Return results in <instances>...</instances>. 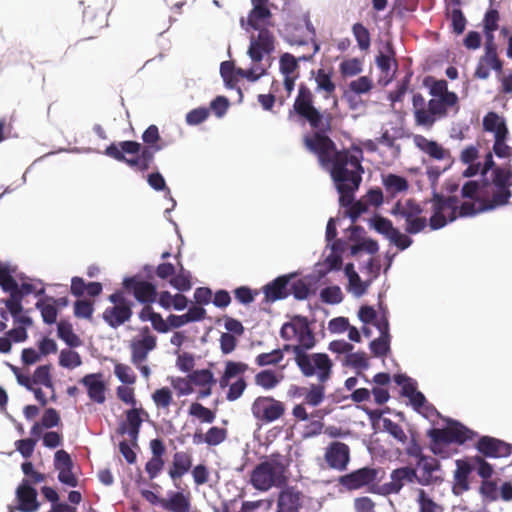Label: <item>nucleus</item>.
Instances as JSON below:
<instances>
[{
  "instance_id": "1",
  "label": "nucleus",
  "mask_w": 512,
  "mask_h": 512,
  "mask_svg": "<svg viewBox=\"0 0 512 512\" xmlns=\"http://www.w3.org/2000/svg\"><path fill=\"white\" fill-rule=\"evenodd\" d=\"M288 117H297L300 121L308 122L315 130L312 135L303 138L304 145L317 156L321 167L329 172L339 194L340 206L347 207L352 204L364 173L361 165L362 151L356 149L358 155H355L346 149H336L334 141L325 134L330 130V123H324L323 114L314 105V95L304 83L299 85Z\"/></svg>"
},
{
  "instance_id": "2",
  "label": "nucleus",
  "mask_w": 512,
  "mask_h": 512,
  "mask_svg": "<svg viewBox=\"0 0 512 512\" xmlns=\"http://www.w3.org/2000/svg\"><path fill=\"white\" fill-rule=\"evenodd\" d=\"M423 84L433 98L426 102L421 93L413 94L414 121L416 126L431 129L438 119L448 115L449 108H454L455 113L459 111V98L455 92L448 91V84L444 79L436 80L432 76H427Z\"/></svg>"
},
{
  "instance_id": "3",
  "label": "nucleus",
  "mask_w": 512,
  "mask_h": 512,
  "mask_svg": "<svg viewBox=\"0 0 512 512\" xmlns=\"http://www.w3.org/2000/svg\"><path fill=\"white\" fill-rule=\"evenodd\" d=\"M240 23L247 31L249 28L258 31L257 36L250 37L248 48V55L253 62L262 61L264 55H269L274 51L275 37L270 28H274L275 23L269 4L252 5L247 19L241 18Z\"/></svg>"
},
{
  "instance_id": "4",
  "label": "nucleus",
  "mask_w": 512,
  "mask_h": 512,
  "mask_svg": "<svg viewBox=\"0 0 512 512\" xmlns=\"http://www.w3.org/2000/svg\"><path fill=\"white\" fill-rule=\"evenodd\" d=\"M291 459L289 455L275 452L264 456L250 474V483L258 491L266 492L273 487H281L287 482V472Z\"/></svg>"
},
{
  "instance_id": "5",
  "label": "nucleus",
  "mask_w": 512,
  "mask_h": 512,
  "mask_svg": "<svg viewBox=\"0 0 512 512\" xmlns=\"http://www.w3.org/2000/svg\"><path fill=\"white\" fill-rule=\"evenodd\" d=\"M280 337L289 341L294 337L297 338V344H284L282 348H277L282 353V360L285 352H292L294 361L297 365L305 350H312L317 339L314 332L310 328L307 317L302 315H294L289 322H285L280 329Z\"/></svg>"
},
{
  "instance_id": "6",
  "label": "nucleus",
  "mask_w": 512,
  "mask_h": 512,
  "mask_svg": "<svg viewBox=\"0 0 512 512\" xmlns=\"http://www.w3.org/2000/svg\"><path fill=\"white\" fill-rule=\"evenodd\" d=\"M512 168L497 166L491 178H484V203L478 211H493L507 205L512 197Z\"/></svg>"
},
{
  "instance_id": "7",
  "label": "nucleus",
  "mask_w": 512,
  "mask_h": 512,
  "mask_svg": "<svg viewBox=\"0 0 512 512\" xmlns=\"http://www.w3.org/2000/svg\"><path fill=\"white\" fill-rule=\"evenodd\" d=\"M305 350L297 367L306 378H315L319 384L327 383L333 374L334 362L327 353Z\"/></svg>"
},
{
  "instance_id": "8",
  "label": "nucleus",
  "mask_w": 512,
  "mask_h": 512,
  "mask_svg": "<svg viewBox=\"0 0 512 512\" xmlns=\"http://www.w3.org/2000/svg\"><path fill=\"white\" fill-rule=\"evenodd\" d=\"M431 438V450L434 454L440 453L439 446L442 444H464L468 440H473L477 433L470 430L459 422H454L446 428H433L428 432Z\"/></svg>"
},
{
  "instance_id": "9",
  "label": "nucleus",
  "mask_w": 512,
  "mask_h": 512,
  "mask_svg": "<svg viewBox=\"0 0 512 512\" xmlns=\"http://www.w3.org/2000/svg\"><path fill=\"white\" fill-rule=\"evenodd\" d=\"M112 306L105 308L102 314L103 320L113 329L129 322L133 315V303L126 298L121 290H117L108 296Z\"/></svg>"
},
{
  "instance_id": "10",
  "label": "nucleus",
  "mask_w": 512,
  "mask_h": 512,
  "mask_svg": "<svg viewBox=\"0 0 512 512\" xmlns=\"http://www.w3.org/2000/svg\"><path fill=\"white\" fill-rule=\"evenodd\" d=\"M423 208L414 199H407L405 202L398 200L391 210L396 218L405 220V231L408 234H418L427 226L426 217L422 216Z\"/></svg>"
},
{
  "instance_id": "11",
  "label": "nucleus",
  "mask_w": 512,
  "mask_h": 512,
  "mask_svg": "<svg viewBox=\"0 0 512 512\" xmlns=\"http://www.w3.org/2000/svg\"><path fill=\"white\" fill-rule=\"evenodd\" d=\"M484 179L481 183L470 180L467 181L461 188L462 198L469 199L471 201H464L459 208L460 217H472L485 211H478L484 203Z\"/></svg>"
},
{
  "instance_id": "12",
  "label": "nucleus",
  "mask_w": 512,
  "mask_h": 512,
  "mask_svg": "<svg viewBox=\"0 0 512 512\" xmlns=\"http://www.w3.org/2000/svg\"><path fill=\"white\" fill-rule=\"evenodd\" d=\"M285 411V404L272 396H259L251 405L252 415L262 423L277 421L285 414Z\"/></svg>"
},
{
  "instance_id": "13",
  "label": "nucleus",
  "mask_w": 512,
  "mask_h": 512,
  "mask_svg": "<svg viewBox=\"0 0 512 512\" xmlns=\"http://www.w3.org/2000/svg\"><path fill=\"white\" fill-rule=\"evenodd\" d=\"M140 150L141 144L139 142L127 140L120 142L118 145L112 143L106 148L105 154L117 161L126 163L131 168L144 172L148 170V166L142 161L139 155L134 158H127L125 156V153L139 154Z\"/></svg>"
},
{
  "instance_id": "14",
  "label": "nucleus",
  "mask_w": 512,
  "mask_h": 512,
  "mask_svg": "<svg viewBox=\"0 0 512 512\" xmlns=\"http://www.w3.org/2000/svg\"><path fill=\"white\" fill-rule=\"evenodd\" d=\"M417 482V469L413 467H400L390 474V481L379 486L370 487V492L388 496L398 494L406 483Z\"/></svg>"
},
{
  "instance_id": "15",
  "label": "nucleus",
  "mask_w": 512,
  "mask_h": 512,
  "mask_svg": "<svg viewBox=\"0 0 512 512\" xmlns=\"http://www.w3.org/2000/svg\"><path fill=\"white\" fill-rule=\"evenodd\" d=\"M379 469L372 467H363L352 471L351 473L339 477V484L349 491L358 490L363 487L379 486L376 481Z\"/></svg>"
},
{
  "instance_id": "16",
  "label": "nucleus",
  "mask_w": 512,
  "mask_h": 512,
  "mask_svg": "<svg viewBox=\"0 0 512 512\" xmlns=\"http://www.w3.org/2000/svg\"><path fill=\"white\" fill-rule=\"evenodd\" d=\"M491 69H493L496 74H501L503 61L498 57L497 47L494 42L487 41L484 54L478 60L474 77L485 80L489 78Z\"/></svg>"
},
{
  "instance_id": "17",
  "label": "nucleus",
  "mask_w": 512,
  "mask_h": 512,
  "mask_svg": "<svg viewBox=\"0 0 512 512\" xmlns=\"http://www.w3.org/2000/svg\"><path fill=\"white\" fill-rule=\"evenodd\" d=\"M324 460L330 469L345 471L350 462V448L340 441L331 442L325 449Z\"/></svg>"
},
{
  "instance_id": "18",
  "label": "nucleus",
  "mask_w": 512,
  "mask_h": 512,
  "mask_svg": "<svg viewBox=\"0 0 512 512\" xmlns=\"http://www.w3.org/2000/svg\"><path fill=\"white\" fill-rule=\"evenodd\" d=\"M142 338L133 339L130 343L131 362L139 366L147 360L148 354L156 348L157 338L150 334L149 328L141 330Z\"/></svg>"
},
{
  "instance_id": "19",
  "label": "nucleus",
  "mask_w": 512,
  "mask_h": 512,
  "mask_svg": "<svg viewBox=\"0 0 512 512\" xmlns=\"http://www.w3.org/2000/svg\"><path fill=\"white\" fill-rule=\"evenodd\" d=\"M123 287L133 294L135 299L142 304H151L156 301V286L148 281L139 280L136 277H128L123 281Z\"/></svg>"
},
{
  "instance_id": "20",
  "label": "nucleus",
  "mask_w": 512,
  "mask_h": 512,
  "mask_svg": "<svg viewBox=\"0 0 512 512\" xmlns=\"http://www.w3.org/2000/svg\"><path fill=\"white\" fill-rule=\"evenodd\" d=\"M142 416H148L143 408L133 407L125 412V421L120 423L118 433L121 435L128 434L133 446H137V440L140 428L143 422Z\"/></svg>"
},
{
  "instance_id": "21",
  "label": "nucleus",
  "mask_w": 512,
  "mask_h": 512,
  "mask_svg": "<svg viewBox=\"0 0 512 512\" xmlns=\"http://www.w3.org/2000/svg\"><path fill=\"white\" fill-rule=\"evenodd\" d=\"M476 449L484 457L500 458L511 454V445L491 436H482L475 445Z\"/></svg>"
},
{
  "instance_id": "22",
  "label": "nucleus",
  "mask_w": 512,
  "mask_h": 512,
  "mask_svg": "<svg viewBox=\"0 0 512 512\" xmlns=\"http://www.w3.org/2000/svg\"><path fill=\"white\" fill-rule=\"evenodd\" d=\"M54 467L59 472L58 480L70 487L78 485V479L72 472L73 461L65 450H58L54 456Z\"/></svg>"
},
{
  "instance_id": "23",
  "label": "nucleus",
  "mask_w": 512,
  "mask_h": 512,
  "mask_svg": "<svg viewBox=\"0 0 512 512\" xmlns=\"http://www.w3.org/2000/svg\"><path fill=\"white\" fill-rule=\"evenodd\" d=\"M416 466L421 468L422 473L417 475V483L423 486H429L441 482L443 479L435 473L440 470V462L431 456L421 457L416 461Z\"/></svg>"
},
{
  "instance_id": "24",
  "label": "nucleus",
  "mask_w": 512,
  "mask_h": 512,
  "mask_svg": "<svg viewBox=\"0 0 512 512\" xmlns=\"http://www.w3.org/2000/svg\"><path fill=\"white\" fill-rule=\"evenodd\" d=\"M17 509L21 512H36L40 504L37 501V491L29 481L24 479L16 490Z\"/></svg>"
},
{
  "instance_id": "25",
  "label": "nucleus",
  "mask_w": 512,
  "mask_h": 512,
  "mask_svg": "<svg viewBox=\"0 0 512 512\" xmlns=\"http://www.w3.org/2000/svg\"><path fill=\"white\" fill-rule=\"evenodd\" d=\"M80 383L85 386L88 397L97 404H103L106 400V385L101 373L87 374L80 379Z\"/></svg>"
},
{
  "instance_id": "26",
  "label": "nucleus",
  "mask_w": 512,
  "mask_h": 512,
  "mask_svg": "<svg viewBox=\"0 0 512 512\" xmlns=\"http://www.w3.org/2000/svg\"><path fill=\"white\" fill-rule=\"evenodd\" d=\"M193 463L192 453L186 451H176L173 454L171 465L168 469V475L174 482L180 480L185 474H187Z\"/></svg>"
},
{
  "instance_id": "27",
  "label": "nucleus",
  "mask_w": 512,
  "mask_h": 512,
  "mask_svg": "<svg viewBox=\"0 0 512 512\" xmlns=\"http://www.w3.org/2000/svg\"><path fill=\"white\" fill-rule=\"evenodd\" d=\"M413 142L415 146L427 154L429 157L435 160L450 159V151L445 149L442 145L434 140H429L425 136L416 134L413 136Z\"/></svg>"
},
{
  "instance_id": "28",
  "label": "nucleus",
  "mask_w": 512,
  "mask_h": 512,
  "mask_svg": "<svg viewBox=\"0 0 512 512\" xmlns=\"http://www.w3.org/2000/svg\"><path fill=\"white\" fill-rule=\"evenodd\" d=\"M301 507V492L294 488H286L279 493L276 512H300Z\"/></svg>"
},
{
  "instance_id": "29",
  "label": "nucleus",
  "mask_w": 512,
  "mask_h": 512,
  "mask_svg": "<svg viewBox=\"0 0 512 512\" xmlns=\"http://www.w3.org/2000/svg\"><path fill=\"white\" fill-rule=\"evenodd\" d=\"M473 471V464L470 460H456V470L454 471L453 493L461 495L469 489V475Z\"/></svg>"
},
{
  "instance_id": "30",
  "label": "nucleus",
  "mask_w": 512,
  "mask_h": 512,
  "mask_svg": "<svg viewBox=\"0 0 512 512\" xmlns=\"http://www.w3.org/2000/svg\"><path fill=\"white\" fill-rule=\"evenodd\" d=\"M293 275H282L264 286L265 298L274 302L289 296V282Z\"/></svg>"
},
{
  "instance_id": "31",
  "label": "nucleus",
  "mask_w": 512,
  "mask_h": 512,
  "mask_svg": "<svg viewBox=\"0 0 512 512\" xmlns=\"http://www.w3.org/2000/svg\"><path fill=\"white\" fill-rule=\"evenodd\" d=\"M483 130L492 133L494 138L509 136V129L504 117L494 111L488 112L482 120Z\"/></svg>"
},
{
  "instance_id": "32",
  "label": "nucleus",
  "mask_w": 512,
  "mask_h": 512,
  "mask_svg": "<svg viewBox=\"0 0 512 512\" xmlns=\"http://www.w3.org/2000/svg\"><path fill=\"white\" fill-rule=\"evenodd\" d=\"M161 506L170 512H189L191 507L190 496L182 492H174L168 499H162Z\"/></svg>"
},
{
  "instance_id": "33",
  "label": "nucleus",
  "mask_w": 512,
  "mask_h": 512,
  "mask_svg": "<svg viewBox=\"0 0 512 512\" xmlns=\"http://www.w3.org/2000/svg\"><path fill=\"white\" fill-rule=\"evenodd\" d=\"M433 206L441 207L444 213L448 214L449 222H453L459 216L458 198L456 196L444 197L440 194H434L432 198Z\"/></svg>"
},
{
  "instance_id": "34",
  "label": "nucleus",
  "mask_w": 512,
  "mask_h": 512,
  "mask_svg": "<svg viewBox=\"0 0 512 512\" xmlns=\"http://www.w3.org/2000/svg\"><path fill=\"white\" fill-rule=\"evenodd\" d=\"M433 206L441 207L444 213L448 214L449 222H453L459 216L458 198L456 196L444 197L440 194H434L432 198Z\"/></svg>"
},
{
  "instance_id": "35",
  "label": "nucleus",
  "mask_w": 512,
  "mask_h": 512,
  "mask_svg": "<svg viewBox=\"0 0 512 512\" xmlns=\"http://www.w3.org/2000/svg\"><path fill=\"white\" fill-rule=\"evenodd\" d=\"M383 186L392 198L409 189V183L406 178L392 173L383 177Z\"/></svg>"
},
{
  "instance_id": "36",
  "label": "nucleus",
  "mask_w": 512,
  "mask_h": 512,
  "mask_svg": "<svg viewBox=\"0 0 512 512\" xmlns=\"http://www.w3.org/2000/svg\"><path fill=\"white\" fill-rule=\"evenodd\" d=\"M35 306L40 311L44 323L51 325L56 322L58 309L53 297L46 296L38 300Z\"/></svg>"
},
{
  "instance_id": "37",
  "label": "nucleus",
  "mask_w": 512,
  "mask_h": 512,
  "mask_svg": "<svg viewBox=\"0 0 512 512\" xmlns=\"http://www.w3.org/2000/svg\"><path fill=\"white\" fill-rule=\"evenodd\" d=\"M282 378L283 376L278 375L274 370L265 369L255 375L254 381L257 386L265 390H271L281 382Z\"/></svg>"
},
{
  "instance_id": "38",
  "label": "nucleus",
  "mask_w": 512,
  "mask_h": 512,
  "mask_svg": "<svg viewBox=\"0 0 512 512\" xmlns=\"http://www.w3.org/2000/svg\"><path fill=\"white\" fill-rule=\"evenodd\" d=\"M57 332L62 339L70 347H78L81 345L80 338L73 332L71 323L61 320L57 325Z\"/></svg>"
},
{
  "instance_id": "39",
  "label": "nucleus",
  "mask_w": 512,
  "mask_h": 512,
  "mask_svg": "<svg viewBox=\"0 0 512 512\" xmlns=\"http://www.w3.org/2000/svg\"><path fill=\"white\" fill-rule=\"evenodd\" d=\"M416 502L418 512H443L442 506L436 503L424 489H418Z\"/></svg>"
},
{
  "instance_id": "40",
  "label": "nucleus",
  "mask_w": 512,
  "mask_h": 512,
  "mask_svg": "<svg viewBox=\"0 0 512 512\" xmlns=\"http://www.w3.org/2000/svg\"><path fill=\"white\" fill-rule=\"evenodd\" d=\"M352 33L360 50L367 51L371 45L369 30L362 23L358 22L352 26Z\"/></svg>"
},
{
  "instance_id": "41",
  "label": "nucleus",
  "mask_w": 512,
  "mask_h": 512,
  "mask_svg": "<svg viewBox=\"0 0 512 512\" xmlns=\"http://www.w3.org/2000/svg\"><path fill=\"white\" fill-rule=\"evenodd\" d=\"M32 379L34 385H42L51 390L54 389L50 365H41L37 367L33 373Z\"/></svg>"
},
{
  "instance_id": "42",
  "label": "nucleus",
  "mask_w": 512,
  "mask_h": 512,
  "mask_svg": "<svg viewBox=\"0 0 512 512\" xmlns=\"http://www.w3.org/2000/svg\"><path fill=\"white\" fill-rule=\"evenodd\" d=\"M315 81L317 83V90H322L325 92V99H329L335 92V83L332 81L331 76L323 69L318 70Z\"/></svg>"
},
{
  "instance_id": "43",
  "label": "nucleus",
  "mask_w": 512,
  "mask_h": 512,
  "mask_svg": "<svg viewBox=\"0 0 512 512\" xmlns=\"http://www.w3.org/2000/svg\"><path fill=\"white\" fill-rule=\"evenodd\" d=\"M192 384L204 387L213 386L216 383L213 373L209 369L194 370L188 375Z\"/></svg>"
},
{
  "instance_id": "44",
  "label": "nucleus",
  "mask_w": 512,
  "mask_h": 512,
  "mask_svg": "<svg viewBox=\"0 0 512 512\" xmlns=\"http://www.w3.org/2000/svg\"><path fill=\"white\" fill-rule=\"evenodd\" d=\"M279 69L283 76L296 75L298 73L299 64L297 59L290 53H284L280 56Z\"/></svg>"
},
{
  "instance_id": "45",
  "label": "nucleus",
  "mask_w": 512,
  "mask_h": 512,
  "mask_svg": "<svg viewBox=\"0 0 512 512\" xmlns=\"http://www.w3.org/2000/svg\"><path fill=\"white\" fill-rule=\"evenodd\" d=\"M282 362V353L279 350L260 353L255 357V364L258 367L277 366Z\"/></svg>"
},
{
  "instance_id": "46",
  "label": "nucleus",
  "mask_w": 512,
  "mask_h": 512,
  "mask_svg": "<svg viewBox=\"0 0 512 512\" xmlns=\"http://www.w3.org/2000/svg\"><path fill=\"white\" fill-rule=\"evenodd\" d=\"M189 414L204 423H212L216 418V415L212 410L198 402H194L190 405Z\"/></svg>"
},
{
  "instance_id": "47",
  "label": "nucleus",
  "mask_w": 512,
  "mask_h": 512,
  "mask_svg": "<svg viewBox=\"0 0 512 512\" xmlns=\"http://www.w3.org/2000/svg\"><path fill=\"white\" fill-rule=\"evenodd\" d=\"M383 428L389 433L394 439H396L401 444H406L408 442V437L404 432L403 428L396 422L392 421L389 418H383Z\"/></svg>"
},
{
  "instance_id": "48",
  "label": "nucleus",
  "mask_w": 512,
  "mask_h": 512,
  "mask_svg": "<svg viewBox=\"0 0 512 512\" xmlns=\"http://www.w3.org/2000/svg\"><path fill=\"white\" fill-rule=\"evenodd\" d=\"M345 275L349 280V285L353 288L357 296H361L365 292L361 278L354 269L353 263H347L344 268Z\"/></svg>"
},
{
  "instance_id": "49",
  "label": "nucleus",
  "mask_w": 512,
  "mask_h": 512,
  "mask_svg": "<svg viewBox=\"0 0 512 512\" xmlns=\"http://www.w3.org/2000/svg\"><path fill=\"white\" fill-rule=\"evenodd\" d=\"M94 313V302L90 300H77L74 303V316L79 319L91 321Z\"/></svg>"
},
{
  "instance_id": "50",
  "label": "nucleus",
  "mask_w": 512,
  "mask_h": 512,
  "mask_svg": "<svg viewBox=\"0 0 512 512\" xmlns=\"http://www.w3.org/2000/svg\"><path fill=\"white\" fill-rule=\"evenodd\" d=\"M59 364L62 367L74 369L82 364V360L78 352L69 349H63L60 352Z\"/></svg>"
},
{
  "instance_id": "51",
  "label": "nucleus",
  "mask_w": 512,
  "mask_h": 512,
  "mask_svg": "<svg viewBox=\"0 0 512 512\" xmlns=\"http://www.w3.org/2000/svg\"><path fill=\"white\" fill-rule=\"evenodd\" d=\"M408 399H409L411 405L413 406V408L419 413H423L424 415H427L428 413L435 410L434 406L427 401L424 394L420 391H417L416 393L411 395Z\"/></svg>"
},
{
  "instance_id": "52",
  "label": "nucleus",
  "mask_w": 512,
  "mask_h": 512,
  "mask_svg": "<svg viewBox=\"0 0 512 512\" xmlns=\"http://www.w3.org/2000/svg\"><path fill=\"white\" fill-rule=\"evenodd\" d=\"M226 438L227 430L225 428L213 426L204 434V443L209 446H217L224 442Z\"/></svg>"
},
{
  "instance_id": "53",
  "label": "nucleus",
  "mask_w": 512,
  "mask_h": 512,
  "mask_svg": "<svg viewBox=\"0 0 512 512\" xmlns=\"http://www.w3.org/2000/svg\"><path fill=\"white\" fill-rule=\"evenodd\" d=\"M508 139L509 136L494 138L492 151L498 158L510 159L512 157V147L507 144Z\"/></svg>"
},
{
  "instance_id": "54",
  "label": "nucleus",
  "mask_w": 512,
  "mask_h": 512,
  "mask_svg": "<svg viewBox=\"0 0 512 512\" xmlns=\"http://www.w3.org/2000/svg\"><path fill=\"white\" fill-rule=\"evenodd\" d=\"M499 13L496 9H490L484 17V31L488 38L487 41H493L492 33L498 29Z\"/></svg>"
},
{
  "instance_id": "55",
  "label": "nucleus",
  "mask_w": 512,
  "mask_h": 512,
  "mask_svg": "<svg viewBox=\"0 0 512 512\" xmlns=\"http://www.w3.org/2000/svg\"><path fill=\"white\" fill-rule=\"evenodd\" d=\"M394 381L402 387L401 394L404 397L409 398L411 395L416 393L417 386L416 382L405 374H397L394 376Z\"/></svg>"
},
{
  "instance_id": "56",
  "label": "nucleus",
  "mask_w": 512,
  "mask_h": 512,
  "mask_svg": "<svg viewBox=\"0 0 512 512\" xmlns=\"http://www.w3.org/2000/svg\"><path fill=\"white\" fill-rule=\"evenodd\" d=\"M470 461L473 464V469L477 466V473L481 478L484 480L491 478L493 467L482 456L476 455Z\"/></svg>"
},
{
  "instance_id": "57",
  "label": "nucleus",
  "mask_w": 512,
  "mask_h": 512,
  "mask_svg": "<svg viewBox=\"0 0 512 512\" xmlns=\"http://www.w3.org/2000/svg\"><path fill=\"white\" fill-rule=\"evenodd\" d=\"M114 374L124 384L131 385L136 382V375L131 367L126 364L117 363L114 367Z\"/></svg>"
},
{
  "instance_id": "58",
  "label": "nucleus",
  "mask_w": 512,
  "mask_h": 512,
  "mask_svg": "<svg viewBox=\"0 0 512 512\" xmlns=\"http://www.w3.org/2000/svg\"><path fill=\"white\" fill-rule=\"evenodd\" d=\"M372 226L378 233L384 235L387 239H389L396 229L391 220L382 216H376L373 219Z\"/></svg>"
},
{
  "instance_id": "59",
  "label": "nucleus",
  "mask_w": 512,
  "mask_h": 512,
  "mask_svg": "<svg viewBox=\"0 0 512 512\" xmlns=\"http://www.w3.org/2000/svg\"><path fill=\"white\" fill-rule=\"evenodd\" d=\"M324 384L312 385L305 395V402L311 406L319 405L324 399Z\"/></svg>"
},
{
  "instance_id": "60",
  "label": "nucleus",
  "mask_w": 512,
  "mask_h": 512,
  "mask_svg": "<svg viewBox=\"0 0 512 512\" xmlns=\"http://www.w3.org/2000/svg\"><path fill=\"white\" fill-rule=\"evenodd\" d=\"M370 349L374 356H386L390 350V337L380 336L370 343Z\"/></svg>"
},
{
  "instance_id": "61",
  "label": "nucleus",
  "mask_w": 512,
  "mask_h": 512,
  "mask_svg": "<svg viewBox=\"0 0 512 512\" xmlns=\"http://www.w3.org/2000/svg\"><path fill=\"white\" fill-rule=\"evenodd\" d=\"M362 71V63L357 58L344 60L340 64V72L345 77H351L359 74Z\"/></svg>"
},
{
  "instance_id": "62",
  "label": "nucleus",
  "mask_w": 512,
  "mask_h": 512,
  "mask_svg": "<svg viewBox=\"0 0 512 512\" xmlns=\"http://www.w3.org/2000/svg\"><path fill=\"white\" fill-rule=\"evenodd\" d=\"M323 302L328 304H338L343 300V294L338 286H330L322 289L320 293Z\"/></svg>"
},
{
  "instance_id": "63",
  "label": "nucleus",
  "mask_w": 512,
  "mask_h": 512,
  "mask_svg": "<svg viewBox=\"0 0 512 512\" xmlns=\"http://www.w3.org/2000/svg\"><path fill=\"white\" fill-rule=\"evenodd\" d=\"M152 399L155 405L161 408H168L173 401L172 393L167 387L157 389L152 394Z\"/></svg>"
},
{
  "instance_id": "64",
  "label": "nucleus",
  "mask_w": 512,
  "mask_h": 512,
  "mask_svg": "<svg viewBox=\"0 0 512 512\" xmlns=\"http://www.w3.org/2000/svg\"><path fill=\"white\" fill-rule=\"evenodd\" d=\"M373 88L372 80L367 76H361L356 80H353L349 84L350 91L355 94L368 93Z\"/></svg>"
}]
</instances>
